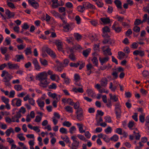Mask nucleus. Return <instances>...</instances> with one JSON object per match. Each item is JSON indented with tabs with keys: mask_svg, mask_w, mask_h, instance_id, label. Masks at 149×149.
<instances>
[{
	"mask_svg": "<svg viewBox=\"0 0 149 149\" xmlns=\"http://www.w3.org/2000/svg\"><path fill=\"white\" fill-rule=\"evenodd\" d=\"M31 49V47H29L26 48L24 50V51L25 52V54L26 55L31 54L32 53Z\"/></svg>",
	"mask_w": 149,
	"mask_h": 149,
	"instance_id": "79ce46f5",
	"label": "nucleus"
},
{
	"mask_svg": "<svg viewBox=\"0 0 149 149\" xmlns=\"http://www.w3.org/2000/svg\"><path fill=\"white\" fill-rule=\"evenodd\" d=\"M68 57L72 61H74L76 60L75 56L73 53H70Z\"/></svg>",
	"mask_w": 149,
	"mask_h": 149,
	"instance_id": "e2e57ef3",
	"label": "nucleus"
},
{
	"mask_svg": "<svg viewBox=\"0 0 149 149\" xmlns=\"http://www.w3.org/2000/svg\"><path fill=\"white\" fill-rule=\"evenodd\" d=\"M79 145V142L78 141H73L72 144V149H77Z\"/></svg>",
	"mask_w": 149,
	"mask_h": 149,
	"instance_id": "b1692460",
	"label": "nucleus"
},
{
	"mask_svg": "<svg viewBox=\"0 0 149 149\" xmlns=\"http://www.w3.org/2000/svg\"><path fill=\"white\" fill-rule=\"evenodd\" d=\"M34 79V77L31 74L27 75L26 77V79L28 81H33Z\"/></svg>",
	"mask_w": 149,
	"mask_h": 149,
	"instance_id": "5fc2aeb1",
	"label": "nucleus"
},
{
	"mask_svg": "<svg viewBox=\"0 0 149 149\" xmlns=\"http://www.w3.org/2000/svg\"><path fill=\"white\" fill-rule=\"evenodd\" d=\"M95 119L97 123L98 124H100V123L103 121L102 117L101 116H98L97 115L96 116Z\"/></svg>",
	"mask_w": 149,
	"mask_h": 149,
	"instance_id": "8fccbe9b",
	"label": "nucleus"
},
{
	"mask_svg": "<svg viewBox=\"0 0 149 149\" xmlns=\"http://www.w3.org/2000/svg\"><path fill=\"white\" fill-rule=\"evenodd\" d=\"M102 50L104 55H108L110 56L112 55V53L111 52V49L109 46H106L103 47H102Z\"/></svg>",
	"mask_w": 149,
	"mask_h": 149,
	"instance_id": "1a4fd4ad",
	"label": "nucleus"
},
{
	"mask_svg": "<svg viewBox=\"0 0 149 149\" xmlns=\"http://www.w3.org/2000/svg\"><path fill=\"white\" fill-rule=\"evenodd\" d=\"M84 132H85V135L86 138L89 139L91 137V134L88 131H86L85 132V131H80V132L81 133H83Z\"/></svg>",
	"mask_w": 149,
	"mask_h": 149,
	"instance_id": "09e8293b",
	"label": "nucleus"
},
{
	"mask_svg": "<svg viewBox=\"0 0 149 149\" xmlns=\"http://www.w3.org/2000/svg\"><path fill=\"white\" fill-rule=\"evenodd\" d=\"M1 99L2 101L5 104H8L9 102V99L6 98L4 96L1 97Z\"/></svg>",
	"mask_w": 149,
	"mask_h": 149,
	"instance_id": "6e6d98bb",
	"label": "nucleus"
},
{
	"mask_svg": "<svg viewBox=\"0 0 149 149\" xmlns=\"http://www.w3.org/2000/svg\"><path fill=\"white\" fill-rule=\"evenodd\" d=\"M77 9L79 12L81 13L83 12L85 9L84 4H83V6L79 5L78 6L77 8Z\"/></svg>",
	"mask_w": 149,
	"mask_h": 149,
	"instance_id": "58836bf2",
	"label": "nucleus"
},
{
	"mask_svg": "<svg viewBox=\"0 0 149 149\" xmlns=\"http://www.w3.org/2000/svg\"><path fill=\"white\" fill-rule=\"evenodd\" d=\"M101 24L106 25L109 24L111 22L110 19L109 17H103L100 18Z\"/></svg>",
	"mask_w": 149,
	"mask_h": 149,
	"instance_id": "9d476101",
	"label": "nucleus"
},
{
	"mask_svg": "<svg viewBox=\"0 0 149 149\" xmlns=\"http://www.w3.org/2000/svg\"><path fill=\"white\" fill-rule=\"evenodd\" d=\"M109 59V58L107 57L102 58L100 57L99 58V60L102 65H103L104 63L108 61Z\"/></svg>",
	"mask_w": 149,
	"mask_h": 149,
	"instance_id": "a878e982",
	"label": "nucleus"
},
{
	"mask_svg": "<svg viewBox=\"0 0 149 149\" xmlns=\"http://www.w3.org/2000/svg\"><path fill=\"white\" fill-rule=\"evenodd\" d=\"M65 111L69 113H72L73 112V108L69 106H67L64 108Z\"/></svg>",
	"mask_w": 149,
	"mask_h": 149,
	"instance_id": "cd10ccee",
	"label": "nucleus"
},
{
	"mask_svg": "<svg viewBox=\"0 0 149 149\" xmlns=\"http://www.w3.org/2000/svg\"><path fill=\"white\" fill-rule=\"evenodd\" d=\"M11 43V40L10 38L9 37H7L5 40L3 42V44L5 46H7L10 44Z\"/></svg>",
	"mask_w": 149,
	"mask_h": 149,
	"instance_id": "473e14b6",
	"label": "nucleus"
},
{
	"mask_svg": "<svg viewBox=\"0 0 149 149\" xmlns=\"http://www.w3.org/2000/svg\"><path fill=\"white\" fill-rule=\"evenodd\" d=\"M5 13L7 16V19H9L13 18L15 16V13L14 12H11L9 9H6L5 10Z\"/></svg>",
	"mask_w": 149,
	"mask_h": 149,
	"instance_id": "9b49d317",
	"label": "nucleus"
},
{
	"mask_svg": "<svg viewBox=\"0 0 149 149\" xmlns=\"http://www.w3.org/2000/svg\"><path fill=\"white\" fill-rule=\"evenodd\" d=\"M17 136L21 141H24L25 139V137L23 136V134L22 133L17 134Z\"/></svg>",
	"mask_w": 149,
	"mask_h": 149,
	"instance_id": "680f3d73",
	"label": "nucleus"
},
{
	"mask_svg": "<svg viewBox=\"0 0 149 149\" xmlns=\"http://www.w3.org/2000/svg\"><path fill=\"white\" fill-rule=\"evenodd\" d=\"M45 51L52 57L54 58H56V55L55 54L50 48L47 47L46 48Z\"/></svg>",
	"mask_w": 149,
	"mask_h": 149,
	"instance_id": "6ab92c4d",
	"label": "nucleus"
},
{
	"mask_svg": "<svg viewBox=\"0 0 149 149\" xmlns=\"http://www.w3.org/2000/svg\"><path fill=\"white\" fill-rule=\"evenodd\" d=\"M28 2L35 9H36L39 7L38 3L35 0H28Z\"/></svg>",
	"mask_w": 149,
	"mask_h": 149,
	"instance_id": "2eb2a0df",
	"label": "nucleus"
},
{
	"mask_svg": "<svg viewBox=\"0 0 149 149\" xmlns=\"http://www.w3.org/2000/svg\"><path fill=\"white\" fill-rule=\"evenodd\" d=\"M115 108L114 110L117 118H120L121 117V105L120 103L118 102L115 104Z\"/></svg>",
	"mask_w": 149,
	"mask_h": 149,
	"instance_id": "7ed1b4c3",
	"label": "nucleus"
},
{
	"mask_svg": "<svg viewBox=\"0 0 149 149\" xmlns=\"http://www.w3.org/2000/svg\"><path fill=\"white\" fill-rule=\"evenodd\" d=\"M54 43L57 46L58 49L64 53V51L63 50V42L61 40H57L55 41Z\"/></svg>",
	"mask_w": 149,
	"mask_h": 149,
	"instance_id": "0eeeda50",
	"label": "nucleus"
},
{
	"mask_svg": "<svg viewBox=\"0 0 149 149\" xmlns=\"http://www.w3.org/2000/svg\"><path fill=\"white\" fill-rule=\"evenodd\" d=\"M118 136L115 134L110 138V140L112 141H116L118 140Z\"/></svg>",
	"mask_w": 149,
	"mask_h": 149,
	"instance_id": "0e129e2a",
	"label": "nucleus"
},
{
	"mask_svg": "<svg viewBox=\"0 0 149 149\" xmlns=\"http://www.w3.org/2000/svg\"><path fill=\"white\" fill-rule=\"evenodd\" d=\"M72 91L76 93H82L84 92L82 86L78 88L74 87L72 90Z\"/></svg>",
	"mask_w": 149,
	"mask_h": 149,
	"instance_id": "aec40b11",
	"label": "nucleus"
},
{
	"mask_svg": "<svg viewBox=\"0 0 149 149\" xmlns=\"http://www.w3.org/2000/svg\"><path fill=\"white\" fill-rule=\"evenodd\" d=\"M114 3L118 8L122 9V3L119 0H115Z\"/></svg>",
	"mask_w": 149,
	"mask_h": 149,
	"instance_id": "7c9ffc66",
	"label": "nucleus"
},
{
	"mask_svg": "<svg viewBox=\"0 0 149 149\" xmlns=\"http://www.w3.org/2000/svg\"><path fill=\"white\" fill-rule=\"evenodd\" d=\"M77 137L80 140L83 141H84L85 142L87 141L88 140L85 137V136L80 134H78L77 135Z\"/></svg>",
	"mask_w": 149,
	"mask_h": 149,
	"instance_id": "a18cd8bd",
	"label": "nucleus"
},
{
	"mask_svg": "<svg viewBox=\"0 0 149 149\" xmlns=\"http://www.w3.org/2000/svg\"><path fill=\"white\" fill-rule=\"evenodd\" d=\"M110 99L113 102H117L118 101V95H113L112 94H109Z\"/></svg>",
	"mask_w": 149,
	"mask_h": 149,
	"instance_id": "5701e85b",
	"label": "nucleus"
},
{
	"mask_svg": "<svg viewBox=\"0 0 149 149\" xmlns=\"http://www.w3.org/2000/svg\"><path fill=\"white\" fill-rule=\"evenodd\" d=\"M135 123L133 121H130L129 123L128 126L130 130H133V127Z\"/></svg>",
	"mask_w": 149,
	"mask_h": 149,
	"instance_id": "603ef678",
	"label": "nucleus"
},
{
	"mask_svg": "<svg viewBox=\"0 0 149 149\" xmlns=\"http://www.w3.org/2000/svg\"><path fill=\"white\" fill-rule=\"evenodd\" d=\"M58 11L60 13H63V15L64 16L66 15V13L65 12V8L64 7H60L58 8Z\"/></svg>",
	"mask_w": 149,
	"mask_h": 149,
	"instance_id": "a19ab883",
	"label": "nucleus"
},
{
	"mask_svg": "<svg viewBox=\"0 0 149 149\" xmlns=\"http://www.w3.org/2000/svg\"><path fill=\"white\" fill-rule=\"evenodd\" d=\"M133 54L134 55H139L141 56H143L144 55V52L142 51L136 50L133 52Z\"/></svg>",
	"mask_w": 149,
	"mask_h": 149,
	"instance_id": "393cba45",
	"label": "nucleus"
},
{
	"mask_svg": "<svg viewBox=\"0 0 149 149\" xmlns=\"http://www.w3.org/2000/svg\"><path fill=\"white\" fill-rule=\"evenodd\" d=\"M50 78L53 81H55L57 82H59V81L60 80L59 77L56 74H53L50 77Z\"/></svg>",
	"mask_w": 149,
	"mask_h": 149,
	"instance_id": "a211bd4d",
	"label": "nucleus"
},
{
	"mask_svg": "<svg viewBox=\"0 0 149 149\" xmlns=\"http://www.w3.org/2000/svg\"><path fill=\"white\" fill-rule=\"evenodd\" d=\"M40 83L39 84L40 86L43 87H46L49 83V82L47 80V78L40 81Z\"/></svg>",
	"mask_w": 149,
	"mask_h": 149,
	"instance_id": "f8f14e48",
	"label": "nucleus"
},
{
	"mask_svg": "<svg viewBox=\"0 0 149 149\" xmlns=\"http://www.w3.org/2000/svg\"><path fill=\"white\" fill-rule=\"evenodd\" d=\"M36 102L39 106L40 107L42 108L44 107L45 103L44 102L41 100H37Z\"/></svg>",
	"mask_w": 149,
	"mask_h": 149,
	"instance_id": "052dcab7",
	"label": "nucleus"
},
{
	"mask_svg": "<svg viewBox=\"0 0 149 149\" xmlns=\"http://www.w3.org/2000/svg\"><path fill=\"white\" fill-rule=\"evenodd\" d=\"M7 5L9 8L13 9H15L16 8L14 4L12 2L7 1Z\"/></svg>",
	"mask_w": 149,
	"mask_h": 149,
	"instance_id": "c9c22d12",
	"label": "nucleus"
},
{
	"mask_svg": "<svg viewBox=\"0 0 149 149\" xmlns=\"http://www.w3.org/2000/svg\"><path fill=\"white\" fill-rule=\"evenodd\" d=\"M75 20L76 21L77 24H79L81 23V19L79 15H76L75 17Z\"/></svg>",
	"mask_w": 149,
	"mask_h": 149,
	"instance_id": "338daca9",
	"label": "nucleus"
},
{
	"mask_svg": "<svg viewBox=\"0 0 149 149\" xmlns=\"http://www.w3.org/2000/svg\"><path fill=\"white\" fill-rule=\"evenodd\" d=\"M102 33H109L110 32V29L107 26H106L102 29Z\"/></svg>",
	"mask_w": 149,
	"mask_h": 149,
	"instance_id": "4d7b16f0",
	"label": "nucleus"
},
{
	"mask_svg": "<svg viewBox=\"0 0 149 149\" xmlns=\"http://www.w3.org/2000/svg\"><path fill=\"white\" fill-rule=\"evenodd\" d=\"M111 28L116 33H118L120 32L122 29V27L119 26V24L118 22L116 21L114 22Z\"/></svg>",
	"mask_w": 149,
	"mask_h": 149,
	"instance_id": "423d86ee",
	"label": "nucleus"
},
{
	"mask_svg": "<svg viewBox=\"0 0 149 149\" xmlns=\"http://www.w3.org/2000/svg\"><path fill=\"white\" fill-rule=\"evenodd\" d=\"M139 120L141 123H143L145 120V116L143 115H140L139 116Z\"/></svg>",
	"mask_w": 149,
	"mask_h": 149,
	"instance_id": "774afa93",
	"label": "nucleus"
},
{
	"mask_svg": "<svg viewBox=\"0 0 149 149\" xmlns=\"http://www.w3.org/2000/svg\"><path fill=\"white\" fill-rule=\"evenodd\" d=\"M72 24H69L67 23L65 24L63 26V27L64 29V31L65 32H68L72 29L71 28Z\"/></svg>",
	"mask_w": 149,
	"mask_h": 149,
	"instance_id": "4be33fe9",
	"label": "nucleus"
},
{
	"mask_svg": "<svg viewBox=\"0 0 149 149\" xmlns=\"http://www.w3.org/2000/svg\"><path fill=\"white\" fill-rule=\"evenodd\" d=\"M108 79L106 77L102 78L100 81L101 86L104 87H106L108 84Z\"/></svg>",
	"mask_w": 149,
	"mask_h": 149,
	"instance_id": "f3484780",
	"label": "nucleus"
},
{
	"mask_svg": "<svg viewBox=\"0 0 149 149\" xmlns=\"http://www.w3.org/2000/svg\"><path fill=\"white\" fill-rule=\"evenodd\" d=\"M118 58L120 60L123 59L125 55V54L122 52H118Z\"/></svg>",
	"mask_w": 149,
	"mask_h": 149,
	"instance_id": "37998d69",
	"label": "nucleus"
},
{
	"mask_svg": "<svg viewBox=\"0 0 149 149\" xmlns=\"http://www.w3.org/2000/svg\"><path fill=\"white\" fill-rule=\"evenodd\" d=\"M93 63L96 66H97L98 65V61L97 58L96 57H93L91 60Z\"/></svg>",
	"mask_w": 149,
	"mask_h": 149,
	"instance_id": "ea45409f",
	"label": "nucleus"
},
{
	"mask_svg": "<svg viewBox=\"0 0 149 149\" xmlns=\"http://www.w3.org/2000/svg\"><path fill=\"white\" fill-rule=\"evenodd\" d=\"M8 68L10 69H17L19 66L17 64L13 63L12 62H9L7 63Z\"/></svg>",
	"mask_w": 149,
	"mask_h": 149,
	"instance_id": "4468645a",
	"label": "nucleus"
},
{
	"mask_svg": "<svg viewBox=\"0 0 149 149\" xmlns=\"http://www.w3.org/2000/svg\"><path fill=\"white\" fill-rule=\"evenodd\" d=\"M47 72L46 71L40 72L38 73L36 76V78L39 81L47 78Z\"/></svg>",
	"mask_w": 149,
	"mask_h": 149,
	"instance_id": "6e6552de",
	"label": "nucleus"
},
{
	"mask_svg": "<svg viewBox=\"0 0 149 149\" xmlns=\"http://www.w3.org/2000/svg\"><path fill=\"white\" fill-rule=\"evenodd\" d=\"M28 127L31 130H40L39 127L37 126H33L32 125L29 124L28 125Z\"/></svg>",
	"mask_w": 149,
	"mask_h": 149,
	"instance_id": "72a5a7b5",
	"label": "nucleus"
},
{
	"mask_svg": "<svg viewBox=\"0 0 149 149\" xmlns=\"http://www.w3.org/2000/svg\"><path fill=\"white\" fill-rule=\"evenodd\" d=\"M85 9H90L92 10H95L96 7L95 6L90 3L88 2H85L83 3Z\"/></svg>",
	"mask_w": 149,
	"mask_h": 149,
	"instance_id": "dca6fc26",
	"label": "nucleus"
},
{
	"mask_svg": "<svg viewBox=\"0 0 149 149\" xmlns=\"http://www.w3.org/2000/svg\"><path fill=\"white\" fill-rule=\"evenodd\" d=\"M86 92L88 95L89 96L93 97L96 95L95 92L92 89H87L86 91Z\"/></svg>",
	"mask_w": 149,
	"mask_h": 149,
	"instance_id": "412c9836",
	"label": "nucleus"
},
{
	"mask_svg": "<svg viewBox=\"0 0 149 149\" xmlns=\"http://www.w3.org/2000/svg\"><path fill=\"white\" fill-rule=\"evenodd\" d=\"M116 133L121 135L124 137H126L128 134L127 132L125 131H116Z\"/></svg>",
	"mask_w": 149,
	"mask_h": 149,
	"instance_id": "c756f323",
	"label": "nucleus"
},
{
	"mask_svg": "<svg viewBox=\"0 0 149 149\" xmlns=\"http://www.w3.org/2000/svg\"><path fill=\"white\" fill-rule=\"evenodd\" d=\"M40 61L41 64L44 66H46L48 64L47 61L45 59L40 58Z\"/></svg>",
	"mask_w": 149,
	"mask_h": 149,
	"instance_id": "c03bdc74",
	"label": "nucleus"
},
{
	"mask_svg": "<svg viewBox=\"0 0 149 149\" xmlns=\"http://www.w3.org/2000/svg\"><path fill=\"white\" fill-rule=\"evenodd\" d=\"M1 76L2 77H4L2 80V81L3 82L10 81L13 78V76L6 70L2 71Z\"/></svg>",
	"mask_w": 149,
	"mask_h": 149,
	"instance_id": "f257e3e1",
	"label": "nucleus"
},
{
	"mask_svg": "<svg viewBox=\"0 0 149 149\" xmlns=\"http://www.w3.org/2000/svg\"><path fill=\"white\" fill-rule=\"evenodd\" d=\"M16 61L17 62H19L21 60H24V57L22 54L16 55L15 56Z\"/></svg>",
	"mask_w": 149,
	"mask_h": 149,
	"instance_id": "bb28decb",
	"label": "nucleus"
},
{
	"mask_svg": "<svg viewBox=\"0 0 149 149\" xmlns=\"http://www.w3.org/2000/svg\"><path fill=\"white\" fill-rule=\"evenodd\" d=\"M146 6L143 7L142 10L145 13L149 14V3L146 4Z\"/></svg>",
	"mask_w": 149,
	"mask_h": 149,
	"instance_id": "4c0bfd02",
	"label": "nucleus"
},
{
	"mask_svg": "<svg viewBox=\"0 0 149 149\" xmlns=\"http://www.w3.org/2000/svg\"><path fill=\"white\" fill-rule=\"evenodd\" d=\"M48 95L50 97L52 98L53 99H54L55 100H56V99H58V96L59 97L60 96V95H57L55 93H52L51 92H48Z\"/></svg>",
	"mask_w": 149,
	"mask_h": 149,
	"instance_id": "c85d7f7f",
	"label": "nucleus"
},
{
	"mask_svg": "<svg viewBox=\"0 0 149 149\" xmlns=\"http://www.w3.org/2000/svg\"><path fill=\"white\" fill-rule=\"evenodd\" d=\"M52 7L53 8H57L58 6V0H52Z\"/></svg>",
	"mask_w": 149,
	"mask_h": 149,
	"instance_id": "e433bc0d",
	"label": "nucleus"
},
{
	"mask_svg": "<svg viewBox=\"0 0 149 149\" xmlns=\"http://www.w3.org/2000/svg\"><path fill=\"white\" fill-rule=\"evenodd\" d=\"M74 36L75 39L78 41L80 40L82 37L81 35L78 33H74Z\"/></svg>",
	"mask_w": 149,
	"mask_h": 149,
	"instance_id": "2f4dec72",
	"label": "nucleus"
},
{
	"mask_svg": "<svg viewBox=\"0 0 149 149\" xmlns=\"http://www.w3.org/2000/svg\"><path fill=\"white\" fill-rule=\"evenodd\" d=\"M115 18V19H117L118 21L122 22L124 19L123 17H121L117 15H116Z\"/></svg>",
	"mask_w": 149,
	"mask_h": 149,
	"instance_id": "864d4df0",
	"label": "nucleus"
},
{
	"mask_svg": "<svg viewBox=\"0 0 149 149\" xmlns=\"http://www.w3.org/2000/svg\"><path fill=\"white\" fill-rule=\"evenodd\" d=\"M109 88L112 91L115 92L116 89L117 87L116 86H113V83L112 82H110Z\"/></svg>",
	"mask_w": 149,
	"mask_h": 149,
	"instance_id": "49530a36",
	"label": "nucleus"
},
{
	"mask_svg": "<svg viewBox=\"0 0 149 149\" xmlns=\"http://www.w3.org/2000/svg\"><path fill=\"white\" fill-rule=\"evenodd\" d=\"M69 63V60L68 59H64L63 62V67H66L67 66Z\"/></svg>",
	"mask_w": 149,
	"mask_h": 149,
	"instance_id": "69168bd1",
	"label": "nucleus"
},
{
	"mask_svg": "<svg viewBox=\"0 0 149 149\" xmlns=\"http://www.w3.org/2000/svg\"><path fill=\"white\" fill-rule=\"evenodd\" d=\"M146 22H147L148 24H149V16L148 17V15L147 13L144 14L143 15V19L142 21L139 19H136L134 22V24L135 25H138Z\"/></svg>",
	"mask_w": 149,
	"mask_h": 149,
	"instance_id": "f03ea898",
	"label": "nucleus"
},
{
	"mask_svg": "<svg viewBox=\"0 0 149 149\" xmlns=\"http://www.w3.org/2000/svg\"><path fill=\"white\" fill-rule=\"evenodd\" d=\"M80 77L77 74H75L74 75V80L75 81H78L80 80Z\"/></svg>",
	"mask_w": 149,
	"mask_h": 149,
	"instance_id": "13d9d810",
	"label": "nucleus"
},
{
	"mask_svg": "<svg viewBox=\"0 0 149 149\" xmlns=\"http://www.w3.org/2000/svg\"><path fill=\"white\" fill-rule=\"evenodd\" d=\"M91 52V49H88L86 50H84L82 52L83 55L85 57H87Z\"/></svg>",
	"mask_w": 149,
	"mask_h": 149,
	"instance_id": "f704fd0d",
	"label": "nucleus"
},
{
	"mask_svg": "<svg viewBox=\"0 0 149 149\" xmlns=\"http://www.w3.org/2000/svg\"><path fill=\"white\" fill-rule=\"evenodd\" d=\"M21 116L22 115L20 113H17L16 114L13 116L12 117V120L13 122H19V119L21 117Z\"/></svg>",
	"mask_w": 149,
	"mask_h": 149,
	"instance_id": "ddd939ff",
	"label": "nucleus"
},
{
	"mask_svg": "<svg viewBox=\"0 0 149 149\" xmlns=\"http://www.w3.org/2000/svg\"><path fill=\"white\" fill-rule=\"evenodd\" d=\"M61 137L62 139L64 141H65L66 143H71L69 138L67 136H61Z\"/></svg>",
	"mask_w": 149,
	"mask_h": 149,
	"instance_id": "3c124183",
	"label": "nucleus"
},
{
	"mask_svg": "<svg viewBox=\"0 0 149 149\" xmlns=\"http://www.w3.org/2000/svg\"><path fill=\"white\" fill-rule=\"evenodd\" d=\"M134 135L135 137V139L137 140H139L140 139L141 135L139 133L136 132L135 131L134 132Z\"/></svg>",
	"mask_w": 149,
	"mask_h": 149,
	"instance_id": "bf43d9fd",
	"label": "nucleus"
},
{
	"mask_svg": "<svg viewBox=\"0 0 149 149\" xmlns=\"http://www.w3.org/2000/svg\"><path fill=\"white\" fill-rule=\"evenodd\" d=\"M22 100L19 98H15L11 101V105L14 107H19L22 105Z\"/></svg>",
	"mask_w": 149,
	"mask_h": 149,
	"instance_id": "39448f33",
	"label": "nucleus"
},
{
	"mask_svg": "<svg viewBox=\"0 0 149 149\" xmlns=\"http://www.w3.org/2000/svg\"><path fill=\"white\" fill-rule=\"evenodd\" d=\"M14 89L17 91H21L22 89V86L21 85H15L14 86Z\"/></svg>",
	"mask_w": 149,
	"mask_h": 149,
	"instance_id": "de8ad7c7",
	"label": "nucleus"
},
{
	"mask_svg": "<svg viewBox=\"0 0 149 149\" xmlns=\"http://www.w3.org/2000/svg\"><path fill=\"white\" fill-rule=\"evenodd\" d=\"M75 113L77 115V118L78 120L79 121L83 120L84 119L83 111L82 108H80L77 110Z\"/></svg>",
	"mask_w": 149,
	"mask_h": 149,
	"instance_id": "20e7f679",
	"label": "nucleus"
}]
</instances>
